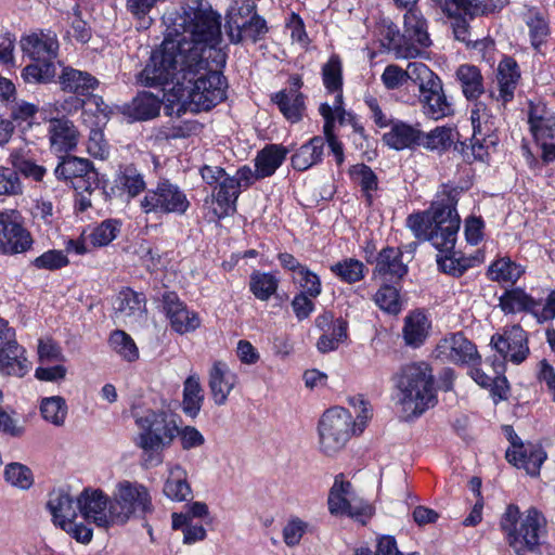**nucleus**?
Here are the masks:
<instances>
[{
	"label": "nucleus",
	"mask_w": 555,
	"mask_h": 555,
	"mask_svg": "<svg viewBox=\"0 0 555 555\" xmlns=\"http://www.w3.org/2000/svg\"><path fill=\"white\" fill-rule=\"evenodd\" d=\"M421 138L422 131L417 127L401 120L392 121L390 130L383 137L384 142L397 151L418 145Z\"/></svg>",
	"instance_id": "c756f323"
},
{
	"label": "nucleus",
	"mask_w": 555,
	"mask_h": 555,
	"mask_svg": "<svg viewBox=\"0 0 555 555\" xmlns=\"http://www.w3.org/2000/svg\"><path fill=\"white\" fill-rule=\"evenodd\" d=\"M288 150L280 144H269L258 152L255 158V168H257V178H267L272 176L283 164Z\"/></svg>",
	"instance_id": "473e14b6"
},
{
	"label": "nucleus",
	"mask_w": 555,
	"mask_h": 555,
	"mask_svg": "<svg viewBox=\"0 0 555 555\" xmlns=\"http://www.w3.org/2000/svg\"><path fill=\"white\" fill-rule=\"evenodd\" d=\"M309 530V522L298 516H291L283 529L282 539L286 546L295 547L300 544L301 539Z\"/></svg>",
	"instance_id": "bf43d9fd"
},
{
	"label": "nucleus",
	"mask_w": 555,
	"mask_h": 555,
	"mask_svg": "<svg viewBox=\"0 0 555 555\" xmlns=\"http://www.w3.org/2000/svg\"><path fill=\"white\" fill-rule=\"evenodd\" d=\"M48 132L51 150L55 153H66L78 143V130L66 118L50 119Z\"/></svg>",
	"instance_id": "b1692460"
},
{
	"label": "nucleus",
	"mask_w": 555,
	"mask_h": 555,
	"mask_svg": "<svg viewBox=\"0 0 555 555\" xmlns=\"http://www.w3.org/2000/svg\"><path fill=\"white\" fill-rule=\"evenodd\" d=\"M374 302L379 309L388 313L398 314L401 311L398 289L387 284L376 292Z\"/></svg>",
	"instance_id": "680f3d73"
},
{
	"label": "nucleus",
	"mask_w": 555,
	"mask_h": 555,
	"mask_svg": "<svg viewBox=\"0 0 555 555\" xmlns=\"http://www.w3.org/2000/svg\"><path fill=\"white\" fill-rule=\"evenodd\" d=\"M511 447L506 450V460L527 474L535 476L546 459L545 452L530 443L524 444L511 427L506 428Z\"/></svg>",
	"instance_id": "f3484780"
},
{
	"label": "nucleus",
	"mask_w": 555,
	"mask_h": 555,
	"mask_svg": "<svg viewBox=\"0 0 555 555\" xmlns=\"http://www.w3.org/2000/svg\"><path fill=\"white\" fill-rule=\"evenodd\" d=\"M241 194L237 181L225 173V176L215 186L212 194L217 207L214 214L218 219L224 218L233 214L236 209V201Z\"/></svg>",
	"instance_id": "a878e982"
},
{
	"label": "nucleus",
	"mask_w": 555,
	"mask_h": 555,
	"mask_svg": "<svg viewBox=\"0 0 555 555\" xmlns=\"http://www.w3.org/2000/svg\"><path fill=\"white\" fill-rule=\"evenodd\" d=\"M117 182L130 197L138 196L146 186L143 175L130 166L120 172Z\"/></svg>",
	"instance_id": "052dcab7"
},
{
	"label": "nucleus",
	"mask_w": 555,
	"mask_h": 555,
	"mask_svg": "<svg viewBox=\"0 0 555 555\" xmlns=\"http://www.w3.org/2000/svg\"><path fill=\"white\" fill-rule=\"evenodd\" d=\"M529 125L537 141L555 140V114L545 106H531Z\"/></svg>",
	"instance_id": "c9c22d12"
},
{
	"label": "nucleus",
	"mask_w": 555,
	"mask_h": 555,
	"mask_svg": "<svg viewBox=\"0 0 555 555\" xmlns=\"http://www.w3.org/2000/svg\"><path fill=\"white\" fill-rule=\"evenodd\" d=\"M68 258L63 250L50 249L33 260L37 269L54 271L68 264Z\"/></svg>",
	"instance_id": "338daca9"
},
{
	"label": "nucleus",
	"mask_w": 555,
	"mask_h": 555,
	"mask_svg": "<svg viewBox=\"0 0 555 555\" xmlns=\"http://www.w3.org/2000/svg\"><path fill=\"white\" fill-rule=\"evenodd\" d=\"M490 345L503 358L502 361H509L520 364L529 356L528 335L518 324L504 327L502 333L492 335Z\"/></svg>",
	"instance_id": "4468645a"
},
{
	"label": "nucleus",
	"mask_w": 555,
	"mask_h": 555,
	"mask_svg": "<svg viewBox=\"0 0 555 555\" xmlns=\"http://www.w3.org/2000/svg\"><path fill=\"white\" fill-rule=\"evenodd\" d=\"M4 478L13 487L23 490L29 489L34 482L30 469L20 463H11L7 465Z\"/></svg>",
	"instance_id": "e2e57ef3"
},
{
	"label": "nucleus",
	"mask_w": 555,
	"mask_h": 555,
	"mask_svg": "<svg viewBox=\"0 0 555 555\" xmlns=\"http://www.w3.org/2000/svg\"><path fill=\"white\" fill-rule=\"evenodd\" d=\"M163 309L171 331L179 335L194 333L202 326L199 314L190 309L173 292L163 295Z\"/></svg>",
	"instance_id": "dca6fc26"
},
{
	"label": "nucleus",
	"mask_w": 555,
	"mask_h": 555,
	"mask_svg": "<svg viewBox=\"0 0 555 555\" xmlns=\"http://www.w3.org/2000/svg\"><path fill=\"white\" fill-rule=\"evenodd\" d=\"M42 420L54 427H63L68 416V405L62 396L43 397L39 401Z\"/></svg>",
	"instance_id": "c03bdc74"
},
{
	"label": "nucleus",
	"mask_w": 555,
	"mask_h": 555,
	"mask_svg": "<svg viewBox=\"0 0 555 555\" xmlns=\"http://www.w3.org/2000/svg\"><path fill=\"white\" fill-rule=\"evenodd\" d=\"M240 28L242 41L249 39L253 42H257L263 39L269 31L266 20L259 14L253 15L251 18L246 20Z\"/></svg>",
	"instance_id": "69168bd1"
},
{
	"label": "nucleus",
	"mask_w": 555,
	"mask_h": 555,
	"mask_svg": "<svg viewBox=\"0 0 555 555\" xmlns=\"http://www.w3.org/2000/svg\"><path fill=\"white\" fill-rule=\"evenodd\" d=\"M403 38L409 43H414L421 51L431 44L427 21L420 10L411 9L404 14Z\"/></svg>",
	"instance_id": "7c9ffc66"
},
{
	"label": "nucleus",
	"mask_w": 555,
	"mask_h": 555,
	"mask_svg": "<svg viewBox=\"0 0 555 555\" xmlns=\"http://www.w3.org/2000/svg\"><path fill=\"white\" fill-rule=\"evenodd\" d=\"M452 143V130L446 127H437L428 133L422 132L418 145L430 151H443L451 146Z\"/></svg>",
	"instance_id": "13d9d810"
},
{
	"label": "nucleus",
	"mask_w": 555,
	"mask_h": 555,
	"mask_svg": "<svg viewBox=\"0 0 555 555\" xmlns=\"http://www.w3.org/2000/svg\"><path fill=\"white\" fill-rule=\"evenodd\" d=\"M397 404L404 417H416L436 403L434 376L425 362L405 364L395 376Z\"/></svg>",
	"instance_id": "20e7f679"
},
{
	"label": "nucleus",
	"mask_w": 555,
	"mask_h": 555,
	"mask_svg": "<svg viewBox=\"0 0 555 555\" xmlns=\"http://www.w3.org/2000/svg\"><path fill=\"white\" fill-rule=\"evenodd\" d=\"M257 7L253 0H235L227 13L225 29L231 43L242 42L241 25L253 15L258 14Z\"/></svg>",
	"instance_id": "c85d7f7f"
},
{
	"label": "nucleus",
	"mask_w": 555,
	"mask_h": 555,
	"mask_svg": "<svg viewBox=\"0 0 555 555\" xmlns=\"http://www.w3.org/2000/svg\"><path fill=\"white\" fill-rule=\"evenodd\" d=\"M499 307L505 314L530 313L539 324L555 319V291H552L544 304L535 299L521 287L506 289L499 298Z\"/></svg>",
	"instance_id": "9b49d317"
},
{
	"label": "nucleus",
	"mask_w": 555,
	"mask_h": 555,
	"mask_svg": "<svg viewBox=\"0 0 555 555\" xmlns=\"http://www.w3.org/2000/svg\"><path fill=\"white\" fill-rule=\"evenodd\" d=\"M167 473L163 488L164 494L173 502L186 501L192 495L186 469L181 464L168 463Z\"/></svg>",
	"instance_id": "cd10ccee"
},
{
	"label": "nucleus",
	"mask_w": 555,
	"mask_h": 555,
	"mask_svg": "<svg viewBox=\"0 0 555 555\" xmlns=\"http://www.w3.org/2000/svg\"><path fill=\"white\" fill-rule=\"evenodd\" d=\"M278 286L279 279L272 273L255 271L250 275L249 289L261 301L269 300Z\"/></svg>",
	"instance_id": "09e8293b"
},
{
	"label": "nucleus",
	"mask_w": 555,
	"mask_h": 555,
	"mask_svg": "<svg viewBox=\"0 0 555 555\" xmlns=\"http://www.w3.org/2000/svg\"><path fill=\"white\" fill-rule=\"evenodd\" d=\"M327 508L331 515L336 517L346 516L362 525L374 514V507L358 496L352 483L338 474L328 491Z\"/></svg>",
	"instance_id": "0eeeda50"
},
{
	"label": "nucleus",
	"mask_w": 555,
	"mask_h": 555,
	"mask_svg": "<svg viewBox=\"0 0 555 555\" xmlns=\"http://www.w3.org/2000/svg\"><path fill=\"white\" fill-rule=\"evenodd\" d=\"M82 106V118L86 124L94 127L105 125L111 114V108L99 95H90L86 101L75 100V107Z\"/></svg>",
	"instance_id": "a18cd8bd"
},
{
	"label": "nucleus",
	"mask_w": 555,
	"mask_h": 555,
	"mask_svg": "<svg viewBox=\"0 0 555 555\" xmlns=\"http://www.w3.org/2000/svg\"><path fill=\"white\" fill-rule=\"evenodd\" d=\"M459 192L443 190L431 204L430 212L410 215L406 227L418 240H427L438 251L455 247L461 218L456 211Z\"/></svg>",
	"instance_id": "f03ea898"
},
{
	"label": "nucleus",
	"mask_w": 555,
	"mask_h": 555,
	"mask_svg": "<svg viewBox=\"0 0 555 555\" xmlns=\"http://www.w3.org/2000/svg\"><path fill=\"white\" fill-rule=\"evenodd\" d=\"M160 104L158 95L141 92L124 107V114L132 120H149L158 116Z\"/></svg>",
	"instance_id": "2f4dec72"
},
{
	"label": "nucleus",
	"mask_w": 555,
	"mask_h": 555,
	"mask_svg": "<svg viewBox=\"0 0 555 555\" xmlns=\"http://www.w3.org/2000/svg\"><path fill=\"white\" fill-rule=\"evenodd\" d=\"M347 322L343 319H336L333 331L323 333L317 343L320 352L326 353L338 348L339 344L347 338Z\"/></svg>",
	"instance_id": "6e6d98bb"
},
{
	"label": "nucleus",
	"mask_w": 555,
	"mask_h": 555,
	"mask_svg": "<svg viewBox=\"0 0 555 555\" xmlns=\"http://www.w3.org/2000/svg\"><path fill=\"white\" fill-rule=\"evenodd\" d=\"M408 272L402 262V253L398 248L386 247L382 249L376 259L375 274L384 278L401 279Z\"/></svg>",
	"instance_id": "e433bc0d"
},
{
	"label": "nucleus",
	"mask_w": 555,
	"mask_h": 555,
	"mask_svg": "<svg viewBox=\"0 0 555 555\" xmlns=\"http://www.w3.org/2000/svg\"><path fill=\"white\" fill-rule=\"evenodd\" d=\"M26 350L14 338L0 348V374L22 378L30 371Z\"/></svg>",
	"instance_id": "4be33fe9"
},
{
	"label": "nucleus",
	"mask_w": 555,
	"mask_h": 555,
	"mask_svg": "<svg viewBox=\"0 0 555 555\" xmlns=\"http://www.w3.org/2000/svg\"><path fill=\"white\" fill-rule=\"evenodd\" d=\"M33 244V236L23 225L20 214L16 210L0 211V254H24Z\"/></svg>",
	"instance_id": "ddd939ff"
},
{
	"label": "nucleus",
	"mask_w": 555,
	"mask_h": 555,
	"mask_svg": "<svg viewBox=\"0 0 555 555\" xmlns=\"http://www.w3.org/2000/svg\"><path fill=\"white\" fill-rule=\"evenodd\" d=\"M132 416L140 429L134 444L142 451L143 466H159L164 462L163 451L169 448L178 436L176 420L164 411L151 409L133 412Z\"/></svg>",
	"instance_id": "7ed1b4c3"
},
{
	"label": "nucleus",
	"mask_w": 555,
	"mask_h": 555,
	"mask_svg": "<svg viewBox=\"0 0 555 555\" xmlns=\"http://www.w3.org/2000/svg\"><path fill=\"white\" fill-rule=\"evenodd\" d=\"M519 79L517 63L512 57H504L498 66V93L492 92L491 96L503 104L512 101Z\"/></svg>",
	"instance_id": "393cba45"
},
{
	"label": "nucleus",
	"mask_w": 555,
	"mask_h": 555,
	"mask_svg": "<svg viewBox=\"0 0 555 555\" xmlns=\"http://www.w3.org/2000/svg\"><path fill=\"white\" fill-rule=\"evenodd\" d=\"M380 34L387 40V47L393 50L397 59L409 60L421 55V50L414 43H409L403 37L401 38L399 29L393 23H384Z\"/></svg>",
	"instance_id": "37998d69"
},
{
	"label": "nucleus",
	"mask_w": 555,
	"mask_h": 555,
	"mask_svg": "<svg viewBox=\"0 0 555 555\" xmlns=\"http://www.w3.org/2000/svg\"><path fill=\"white\" fill-rule=\"evenodd\" d=\"M166 35L140 73L145 87L162 86L168 114L208 111L225 99L227 63L221 15L204 0H191L164 15Z\"/></svg>",
	"instance_id": "f257e3e1"
},
{
	"label": "nucleus",
	"mask_w": 555,
	"mask_h": 555,
	"mask_svg": "<svg viewBox=\"0 0 555 555\" xmlns=\"http://www.w3.org/2000/svg\"><path fill=\"white\" fill-rule=\"evenodd\" d=\"M294 280L301 287V293H305L312 298H317L322 292V284L319 275L307 267L301 269L300 273L294 276Z\"/></svg>",
	"instance_id": "774afa93"
},
{
	"label": "nucleus",
	"mask_w": 555,
	"mask_h": 555,
	"mask_svg": "<svg viewBox=\"0 0 555 555\" xmlns=\"http://www.w3.org/2000/svg\"><path fill=\"white\" fill-rule=\"evenodd\" d=\"M470 121L473 133L490 138L491 144L498 143L496 118L492 115L488 106L482 102H476L470 111Z\"/></svg>",
	"instance_id": "a19ab883"
},
{
	"label": "nucleus",
	"mask_w": 555,
	"mask_h": 555,
	"mask_svg": "<svg viewBox=\"0 0 555 555\" xmlns=\"http://www.w3.org/2000/svg\"><path fill=\"white\" fill-rule=\"evenodd\" d=\"M322 79L325 89L333 94V102L327 104L330 115L344 116L343 101V65L338 55H332L322 67Z\"/></svg>",
	"instance_id": "412c9836"
},
{
	"label": "nucleus",
	"mask_w": 555,
	"mask_h": 555,
	"mask_svg": "<svg viewBox=\"0 0 555 555\" xmlns=\"http://www.w3.org/2000/svg\"><path fill=\"white\" fill-rule=\"evenodd\" d=\"M115 312L117 318L122 319L125 323H140L146 315L144 295L130 288L120 291L116 298Z\"/></svg>",
	"instance_id": "5701e85b"
},
{
	"label": "nucleus",
	"mask_w": 555,
	"mask_h": 555,
	"mask_svg": "<svg viewBox=\"0 0 555 555\" xmlns=\"http://www.w3.org/2000/svg\"><path fill=\"white\" fill-rule=\"evenodd\" d=\"M365 266L354 258H347L331 267V271L346 283H356L364 278Z\"/></svg>",
	"instance_id": "864d4df0"
},
{
	"label": "nucleus",
	"mask_w": 555,
	"mask_h": 555,
	"mask_svg": "<svg viewBox=\"0 0 555 555\" xmlns=\"http://www.w3.org/2000/svg\"><path fill=\"white\" fill-rule=\"evenodd\" d=\"M190 207L186 194L179 185L169 180H162L153 189L146 191L140 201L141 210L149 215H183Z\"/></svg>",
	"instance_id": "f8f14e48"
},
{
	"label": "nucleus",
	"mask_w": 555,
	"mask_h": 555,
	"mask_svg": "<svg viewBox=\"0 0 555 555\" xmlns=\"http://www.w3.org/2000/svg\"><path fill=\"white\" fill-rule=\"evenodd\" d=\"M237 382V375L227 362L222 360L214 361L208 370V387L214 403L218 406L224 405Z\"/></svg>",
	"instance_id": "aec40b11"
},
{
	"label": "nucleus",
	"mask_w": 555,
	"mask_h": 555,
	"mask_svg": "<svg viewBox=\"0 0 555 555\" xmlns=\"http://www.w3.org/2000/svg\"><path fill=\"white\" fill-rule=\"evenodd\" d=\"M120 232V222L116 219H107L96 225L89 235L94 247L107 246Z\"/></svg>",
	"instance_id": "4d7b16f0"
},
{
	"label": "nucleus",
	"mask_w": 555,
	"mask_h": 555,
	"mask_svg": "<svg viewBox=\"0 0 555 555\" xmlns=\"http://www.w3.org/2000/svg\"><path fill=\"white\" fill-rule=\"evenodd\" d=\"M356 421L351 413L339 406L328 409L321 416L318 425L319 449L326 455H334L348 442L357 430L361 433L371 418V408L360 402Z\"/></svg>",
	"instance_id": "423d86ee"
},
{
	"label": "nucleus",
	"mask_w": 555,
	"mask_h": 555,
	"mask_svg": "<svg viewBox=\"0 0 555 555\" xmlns=\"http://www.w3.org/2000/svg\"><path fill=\"white\" fill-rule=\"evenodd\" d=\"M60 83L64 91L86 95L98 87L99 81L87 72L68 67L60 76Z\"/></svg>",
	"instance_id": "79ce46f5"
},
{
	"label": "nucleus",
	"mask_w": 555,
	"mask_h": 555,
	"mask_svg": "<svg viewBox=\"0 0 555 555\" xmlns=\"http://www.w3.org/2000/svg\"><path fill=\"white\" fill-rule=\"evenodd\" d=\"M271 101L291 122L301 119L305 109L304 96L299 91L283 89L271 95Z\"/></svg>",
	"instance_id": "f704fd0d"
},
{
	"label": "nucleus",
	"mask_w": 555,
	"mask_h": 555,
	"mask_svg": "<svg viewBox=\"0 0 555 555\" xmlns=\"http://www.w3.org/2000/svg\"><path fill=\"white\" fill-rule=\"evenodd\" d=\"M349 175L351 179L361 186L366 197V202L371 205L372 192L377 189L378 184L377 177L374 171L364 164H357L349 169Z\"/></svg>",
	"instance_id": "5fc2aeb1"
},
{
	"label": "nucleus",
	"mask_w": 555,
	"mask_h": 555,
	"mask_svg": "<svg viewBox=\"0 0 555 555\" xmlns=\"http://www.w3.org/2000/svg\"><path fill=\"white\" fill-rule=\"evenodd\" d=\"M92 170V164L87 158L67 156L56 166L54 173L60 180H70L87 176Z\"/></svg>",
	"instance_id": "49530a36"
},
{
	"label": "nucleus",
	"mask_w": 555,
	"mask_h": 555,
	"mask_svg": "<svg viewBox=\"0 0 555 555\" xmlns=\"http://www.w3.org/2000/svg\"><path fill=\"white\" fill-rule=\"evenodd\" d=\"M420 94L402 95L405 103H420L427 117L438 120L452 114V104L448 101L441 79L429 67L424 72L418 83Z\"/></svg>",
	"instance_id": "9d476101"
},
{
	"label": "nucleus",
	"mask_w": 555,
	"mask_h": 555,
	"mask_svg": "<svg viewBox=\"0 0 555 555\" xmlns=\"http://www.w3.org/2000/svg\"><path fill=\"white\" fill-rule=\"evenodd\" d=\"M524 273V269L509 258H500L488 269V276L494 282L515 283Z\"/></svg>",
	"instance_id": "8fccbe9b"
},
{
	"label": "nucleus",
	"mask_w": 555,
	"mask_h": 555,
	"mask_svg": "<svg viewBox=\"0 0 555 555\" xmlns=\"http://www.w3.org/2000/svg\"><path fill=\"white\" fill-rule=\"evenodd\" d=\"M430 326V321L423 312L413 311L408 314L402 330L405 344L413 348L422 346L428 337Z\"/></svg>",
	"instance_id": "72a5a7b5"
},
{
	"label": "nucleus",
	"mask_w": 555,
	"mask_h": 555,
	"mask_svg": "<svg viewBox=\"0 0 555 555\" xmlns=\"http://www.w3.org/2000/svg\"><path fill=\"white\" fill-rule=\"evenodd\" d=\"M204 402V391L197 373L190 374L183 383L182 411L195 418Z\"/></svg>",
	"instance_id": "ea45409f"
},
{
	"label": "nucleus",
	"mask_w": 555,
	"mask_h": 555,
	"mask_svg": "<svg viewBox=\"0 0 555 555\" xmlns=\"http://www.w3.org/2000/svg\"><path fill=\"white\" fill-rule=\"evenodd\" d=\"M111 502V498L100 489H85L77 498V505L83 519L101 528L116 525Z\"/></svg>",
	"instance_id": "2eb2a0df"
},
{
	"label": "nucleus",
	"mask_w": 555,
	"mask_h": 555,
	"mask_svg": "<svg viewBox=\"0 0 555 555\" xmlns=\"http://www.w3.org/2000/svg\"><path fill=\"white\" fill-rule=\"evenodd\" d=\"M10 163L15 169L26 178H30L35 181H42L47 173V169L36 164L29 158L23 150H14L10 154Z\"/></svg>",
	"instance_id": "3c124183"
},
{
	"label": "nucleus",
	"mask_w": 555,
	"mask_h": 555,
	"mask_svg": "<svg viewBox=\"0 0 555 555\" xmlns=\"http://www.w3.org/2000/svg\"><path fill=\"white\" fill-rule=\"evenodd\" d=\"M455 78L467 100H476L485 92L483 77L475 65H460L455 70Z\"/></svg>",
	"instance_id": "4c0bfd02"
},
{
	"label": "nucleus",
	"mask_w": 555,
	"mask_h": 555,
	"mask_svg": "<svg viewBox=\"0 0 555 555\" xmlns=\"http://www.w3.org/2000/svg\"><path fill=\"white\" fill-rule=\"evenodd\" d=\"M435 357L442 362L468 364L479 356L476 346L464 334L453 333L438 343Z\"/></svg>",
	"instance_id": "a211bd4d"
},
{
	"label": "nucleus",
	"mask_w": 555,
	"mask_h": 555,
	"mask_svg": "<svg viewBox=\"0 0 555 555\" xmlns=\"http://www.w3.org/2000/svg\"><path fill=\"white\" fill-rule=\"evenodd\" d=\"M324 139L313 137L307 143L301 145L292 156V166L294 169L305 171L312 166L321 163L324 153Z\"/></svg>",
	"instance_id": "58836bf2"
},
{
	"label": "nucleus",
	"mask_w": 555,
	"mask_h": 555,
	"mask_svg": "<svg viewBox=\"0 0 555 555\" xmlns=\"http://www.w3.org/2000/svg\"><path fill=\"white\" fill-rule=\"evenodd\" d=\"M47 508L52 521L70 534L77 542L87 544L92 540L93 532L83 522H77L79 507L77 500L64 490H53L49 494Z\"/></svg>",
	"instance_id": "1a4fd4ad"
},
{
	"label": "nucleus",
	"mask_w": 555,
	"mask_h": 555,
	"mask_svg": "<svg viewBox=\"0 0 555 555\" xmlns=\"http://www.w3.org/2000/svg\"><path fill=\"white\" fill-rule=\"evenodd\" d=\"M22 51L31 60L41 63H52L57 56L59 40L52 30H40L21 39Z\"/></svg>",
	"instance_id": "6ab92c4d"
},
{
	"label": "nucleus",
	"mask_w": 555,
	"mask_h": 555,
	"mask_svg": "<svg viewBox=\"0 0 555 555\" xmlns=\"http://www.w3.org/2000/svg\"><path fill=\"white\" fill-rule=\"evenodd\" d=\"M545 526V517L535 507L521 513L514 504L506 507L500 519L504 539L517 555H526L539 547Z\"/></svg>",
	"instance_id": "39448f33"
},
{
	"label": "nucleus",
	"mask_w": 555,
	"mask_h": 555,
	"mask_svg": "<svg viewBox=\"0 0 555 555\" xmlns=\"http://www.w3.org/2000/svg\"><path fill=\"white\" fill-rule=\"evenodd\" d=\"M209 516L208 505L201 501H195L185 506V512L173 513L172 529H180L188 521H192L194 518L205 519Z\"/></svg>",
	"instance_id": "0e129e2a"
},
{
	"label": "nucleus",
	"mask_w": 555,
	"mask_h": 555,
	"mask_svg": "<svg viewBox=\"0 0 555 555\" xmlns=\"http://www.w3.org/2000/svg\"><path fill=\"white\" fill-rule=\"evenodd\" d=\"M111 501L116 525H125L138 514H146L152 511L150 491L138 481L126 479L118 481Z\"/></svg>",
	"instance_id": "6e6552de"
},
{
	"label": "nucleus",
	"mask_w": 555,
	"mask_h": 555,
	"mask_svg": "<svg viewBox=\"0 0 555 555\" xmlns=\"http://www.w3.org/2000/svg\"><path fill=\"white\" fill-rule=\"evenodd\" d=\"M427 65L421 62H410L405 69L396 64L387 65L380 76L386 89L396 90L402 87L408 80L417 85Z\"/></svg>",
	"instance_id": "bb28decb"
},
{
	"label": "nucleus",
	"mask_w": 555,
	"mask_h": 555,
	"mask_svg": "<svg viewBox=\"0 0 555 555\" xmlns=\"http://www.w3.org/2000/svg\"><path fill=\"white\" fill-rule=\"evenodd\" d=\"M331 108L327 106V104H321L319 112L324 118V135L328 143V146L331 149V152L335 156L337 165H341L344 163V149L343 144L339 142V140L334 134V125L336 120H343L344 116H336V115H330Z\"/></svg>",
	"instance_id": "de8ad7c7"
},
{
	"label": "nucleus",
	"mask_w": 555,
	"mask_h": 555,
	"mask_svg": "<svg viewBox=\"0 0 555 555\" xmlns=\"http://www.w3.org/2000/svg\"><path fill=\"white\" fill-rule=\"evenodd\" d=\"M111 348L124 360L133 362L139 358V349L129 334L124 331H114L108 339Z\"/></svg>",
	"instance_id": "603ef678"
}]
</instances>
